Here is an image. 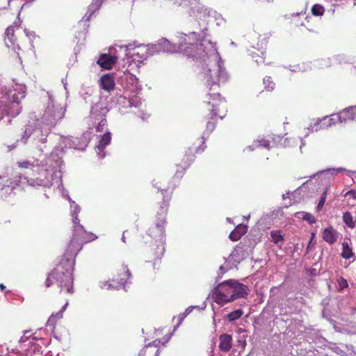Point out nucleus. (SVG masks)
Masks as SVG:
<instances>
[{
    "label": "nucleus",
    "instance_id": "nucleus-35",
    "mask_svg": "<svg viewBox=\"0 0 356 356\" xmlns=\"http://www.w3.org/2000/svg\"><path fill=\"white\" fill-rule=\"evenodd\" d=\"M339 285L341 289L347 288L348 286L347 280L343 277H341L340 280H339Z\"/></svg>",
    "mask_w": 356,
    "mask_h": 356
},
{
    "label": "nucleus",
    "instance_id": "nucleus-29",
    "mask_svg": "<svg viewBox=\"0 0 356 356\" xmlns=\"http://www.w3.org/2000/svg\"><path fill=\"white\" fill-rule=\"evenodd\" d=\"M243 310L241 309H236L235 311L230 312L227 315V318L230 321H234L240 318L241 317V316L243 315Z\"/></svg>",
    "mask_w": 356,
    "mask_h": 356
},
{
    "label": "nucleus",
    "instance_id": "nucleus-12",
    "mask_svg": "<svg viewBox=\"0 0 356 356\" xmlns=\"http://www.w3.org/2000/svg\"><path fill=\"white\" fill-rule=\"evenodd\" d=\"M74 231L76 233V236L79 237L83 245L92 241L97 238V236L94 234L86 232L83 226L81 225L75 226Z\"/></svg>",
    "mask_w": 356,
    "mask_h": 356
},
{
    "label": "nucleus",
    "instance_id": "nucleus-45",
    "mask_svg": "<svg viewBox=\"0 0 356 356\" xmlns=\"http://www.w3.org/2000/svg\"><path fill=\"white\" fill-rule=\"evenodd\" d=\"M6 289V286L3 284H0V289L4 290Z\"/></svg>",
    "mask_w": 356,
    "mask_h": 356
},
{
    "label": "nucleus",
    "instance_id": "nucleus-15",
    "mask_svg": "<svg viewBox=\"0 0 356 356\" xmlns=\"http://www.w3.org/2000/svg\"><path fill=\"white\" fill-rule=\"evenodd\" d=\"M161 341L155 340L145 346L139 353L138 356H159V345Z\"/></svg>",
    "mask_w": 356,
    "mask_h": 356
},
{
    "label": "nucleus",
    "instance_id": "nucleus-41",
    "mask_svg": "<svg viewBox=\"0 0 356 356\" xmlns=\"http://www.w3.org/2000/svg\"><path fill=\"white\" fill-rule=\"evenodd\" d=\"M73 221H74V227L75 226L78 225H80L79 224V219L77 217H75Z\"/></svg>",
    "mask_w": 356,
    "mask_h": 356
},
{
    "label": "nucleus",
    "instance_id": "nucleus-3",
    "mask_svg": "<svg viewBox=\"0 0 356 356\" xmlns=\"http://www.w3.org/2000/svg\"><path fill=\"white\" fill-rule=\"evenodd\" d=\"M172 191L168 192L167 190L161 189V193H158L157 199L162 198V202H159L156 213L155 223L149 229V235L155 239L156 242H165V225L166 224L165 217L170 206V201L172 198Z\"/></svg>",
    "mask_w": 356,
    "mask_h": 356
},
{
    "label": "nucleus",
    "instance_id": "nucleus-44",
    "mask_svg": "<svg viewBox=\"0 0 356 356\" xmlns=\"http://www.w3.org/2000/svg\"><path fill=\"white\" fill-rule=\"evenodd\" d=\"M203 46H204L203 41L201 43L198 44H195L196 47H200V48H202Z\"/></svg>",
    "mask_w": 356,
    "mask_h": 356
},
{
    "label": "nucleus",
    "instance_id": "nucleus-36",
    "mask_svg": "<svg viewBox=\"0 0 356 356\" xmlns=\"http://www.w3.org/2000/svg\"><path fill=\"white\" fill-rule=\"evenodd\" d=\"M345 196H346V197L350 196L353 199H356V191H353V190L349 191L348 192H347L346 193Z\"/></svg>",
    "mask_w": 356,
    "mask_h": 356
},
{
    "label": "nucleus",
    "instance_id": "nucleus-33",
    "mask_svg": "<svg viewBox=\"0 0 356 356\" xmlns=\"http://www.w3.org/2000/svg\"><path fill=\"white\" fill-rule=\"evenodd\" d=\"M318 124L323 123V124H327V126H331L334 123V119L330 118H323V119L318 120Z\"/></svg>",
    "mask_w": 356,
    "mask_h": 356
},
{
    "label": "nucleus",
    "instance_id": "nucleus-13",
    "mask_svg": "<svg viewBox=\"0 0 356 356\" xmlns=\"http://www.w3.org/2000/svg\"><path fill=\"white\" fill-rule=\"evenodd\" d=\"M164 241L152 243L149 254L154 261L160 260L164 254Z\"/></svg>",
    "mask_w": 356,
    "mask_h": 356
},
{
    "label": "nucleus",
    "instance_id": "nucleus-11",
    "mask_svg": "<svg viewBox=\"0 0 356 356\" xmlns=\"http://www.w3.org/2000/svg\"><path fill=\"white\" fill-rule=\"evenodd\" d=\"M118 57L108 54H101L97 61V63L104 70H111L113 65L117 63Z\"/></svg>",
    "mask_w": 356,
    "mask_h": 356
},
{
    "label": "nucleus",
    "instance_id": "nucleus-21",
    "mask_svg": "<svg viewBox=\"0 0 356 356\" xmlns=\"http://www.w3.org/2000/svg\"><path fill=\"white\" fill-rule=\"evenodd\" d=\"M111 134L110 132H106L105 134H104L100 140L99 141V143L96 146V149L99 152H102L105 149V147L111 143Z\"/></svg>",
    "mask_w": 356,
    "mask_h": 356
},
{
    "label": "nucleus",
    "instance_id": "nucleus-24",
    "mask_svg": "<svg viewBox=\"0 0 356 356\" xmlns=\"http://www.w3.org/2000/svg\"><path fill=\"white\" fill-rule=\"evenodd\" d=\"M343 221L348 227L351 229L354 228L355 226V219L348 211L345 212L343 214Z\"/></svg>",
    "mask_w": 356,
    "mask_h": 356
},
{
    "label": "nucleus",
    "instance_id": "nucleus-5",
    "mask_svg": "<svg viewBox=\"0 0 356 356\" xmlns=\"http://www.w3.org/2000/svg\"><path fill=\"white\" fill-rule=\"evenodd\" d=\"M220 72V66L213 61L209 62L202 66V73L209 90H216L219 88Z\"/></svg>",
    "mask_w": 356,
    "mask_h": 356
},
{
    "label": "nucleus",
    "instance_id": "nucleus-7",
    "mask_svg": "<svg viewBox=\"0 0 356 356\" xmlns=\"http://www.w3.org/2000/svg\"><path fill=\"white\" fill-rule=\"evenodd\" d=\"M131 277V272L127 266L124 264L119 266L116 270V273L110 282H104L102 283V289H109L111 288H118L124 286Z\"/></svg>",
    "mask_w": 356,
    "mask_h": 356
},
{
    "label": "nucleus",
    "instance_id": "nucleus-32",
    "mask_svg": "<svg viewBox=\"0 0 356 356\" xmlns=\"http://www.w3.org/2000/svg\"><path fill=\"white\" fill-rule=\"evenodd\" d=\"M25 97V95L23 93H18V94H14L13 95V103L17 104V106L19 105L20 101L22 99H23Z\"/></svg>",
    "mask_w": 356,
    "mask_h": 356
},
{
    "label": "nucleus",
    "instance_id": "nucleus-27",
    "mask_svg": "<svg viewBox=\"0 0 356 356\" xmlns=\"http://www.w3.org/2000/svg\"><path fill=\"white\" fill-rule=\"evenodd\" d=\"M270 237L272 241L275 244L284 241V236L282 235L280 230H272L270 232Z\"/></svg>",
    "mask_w": 356,
    "mask_h": 356
},
{
    "label": "nucleus",
    "instance_id": "nucleus-23",
    "mask_svg": "<svg viewBox=\"0 0 356 356\" xmlns=\"http://www.w3.org/2000/svg\"><path fill=\"white\" fill-rule=\"evenodd\" d=\"M174 3L178 6L186 9L187 12L191 13L193 4H195V0H174Z\"/></svg>",
    "mask_w": 356,
    "mask_h": 356
},
{
    "label": "nucleus",
    "instance_id": "nucleus-17",
    "mask_svg": "<svg viewBox=\"0 0 356 356\" xmlns=\"http://www.w3.org/2000/svg\"><path fill=\"white\" fill-rule=\"evenodd\" d=\"M220 343L219 348L220 350L227 353L230 350L232 346V336L227 334H222L220 336Z\"/></svg>",
    "mask_w": 356,
    "mask_h": 356
},
{
    "label": "nucleus",
    "instance_id": "nucleus-42",
    "mask_svg": "<svg viewBox=\"0 0 356 356\" xmlns=\"http://www.w3.org/2000/svg\"><path fill=\"white\" fill-rule=\"evenodd\" d=\"M21 112V108H17V111L15 113H11L12 116H17Z\"/></svg>",
    "mask_w": 356,
    "mask_h": 356
},
{
    "label": "nucleus",
    "instance_id": "nucleus-22",
    "mask_svg": "<svg viewBox=\"0 0 356 356\" xmlns=\"http://www.w3.org/2000/svg\"><path fill=\"white\" fill-rule=\"evenodd\" d=\"M342 258L345 259H350L352 257L355 258L354 253L353 252L352 248L346 241L342 243V252L341 254Z\"/></svg>",
    "mask_w": 356,
    "mask_h": 356
},
{
    "label": "nucleus",
    "instance_id": "nucleus-19",
    "mask_svg": "<svg viewBox=\"0 0 356 356\" xmlns=\"http://www.w3.org/2000/svg\"><path fill=\"white\" fill-rule=\"evenodd\" d=\"M322 237L327 243L333 244L337 241V232L332 227H327L324 229Z\"/></svg>",
    "mask_w": 356,
    "mask_h": 356
},
{
    "label": "nucleus",
    "instance_id": "nucleus-26",
    "mask_svg": "<svg viewBox=\"0 0 356 356\" xmlns=\"http://www.w3.org/2000/svg\"><path fill=\"white\" fill-rule=\"evenodd\" d=\"M325 8L318 3L314 4L311 8L312 14L316 17L323 16L325 13Z\"/></svg>",
    "mask_w": 356,
    "mask_h": 356
},
{
    "label": "nucleus",
    "instance_id": "nucleus-38",
    "mask_svg": "<svg viewBox=\"0 0 356 356\" xmlns=\"http://www.w3.org/2000/svg\"><path fill=\"white\" fill-rule=\"evenodd\" d=\"M106 122V120L105 119H104V120H102L101 121V122L99 124V125H98V126H97V127H96V131H102V126L105 125Z\"/></svg>",
    "mask_w": 356,
    "mask_h": 356
},
{
    "label": "nucleus",
    "instance_id": "nucleus-43",
    "mask_svg": "<svg viewBox=\"0 0 356 356\" xmlns=\"http://www.w3.org/2000/svg\"><path fill=\"white\" fill-rule=\"evenodd\" d=\"M192 56H194V57H199V58H201V57H204V55H202V53H198L197 54H193Z\"/></svg>",
    "mask_w": 356,
    "mask_h": 356
},
{
    "label": "nucleus",
    "instance_id": "nucleus-8",
    "mask_svg": "<svg viewBox=\"0 0 356 356\" xmlns=\"http://www.w3.org/2000/svg\"><path fill=\"white\" fill-rule=\"evenodd\" d=\"M200 143H202V145H200L199 147L192 146L185 151L184 154L182 156L181 161L179 164V165L182 168L181 172H183L186 168H187L194 161L195 154L202 153L204 150V148L206 147L204 145V142L200 140Z\"/></svg>",
    "mask_w": 356,
    "mask_h": 356
},
{
    "label": "nucleus",
    "instance_id": "nucleus-18",
    "mask_svg": "<svg viewBox=\"0 0 356 356\" xmlns=\"http://www.w3.org/2000/svg\"><path fill=\"white\" fill-rule=\"evenodd\" d=\"M339 120L342 121L354 120L356 119V106L343 110L339 113Z\"/></svg>",
    "mask_w": 356,
    "mask_h": 356
},
{
    "label": "nucleus",
    "instance_id": "nucleus-6",
    "mask_svg": "<svg viewBox=\"0 0 356 356\" xmlns=\"http://www.w3.org/2000/svg\"><path fill=\"white\" fill-rule=\"evenodd\" d=\"M232 280L224 281L219 284L213 291V299L219 305H224L234 300L232 290H231Z\"/></svg>",
    "mask_w": 356,
    "mask_h": 356
},
{
    "label": "nucleus",
    "instance_id": "nucleus-4",
    "mask_svg": "<svg viewBox=\"0 0 356 356\" xmlns=\"http://www.w3.org/2000/svg\"><path fill=\"white\" fill-rule=\"evenodd\" d=\"M28 40V35L19 26H10L6 29L5 42L8 47L21 50L26 46Z\"/></svg>",
    "mask_w": 356,
    "mask_h": 356
},
{
    "label": "nucleus",
    "instance_id": "nucleus-14",
    "mask_svg": "<svg viewBox=\"0 0 356 356\" xmlns=\"http://www.w3.org/2000/svg\"><path fill=\"white\" fill-rule=\"evenodd\" d=\"M234 300L238 298H245L248 294V288L246 285L232 280L231 283Z\"/></svg>",
    "mask_w": 356,
    "mask_h": 356
},
{
    "label": "nucleus",
    "instance_id": "nucleus-20",
    "mask_svg": "<svg viewBox=\"0 0 356 356\" xmlns=\"http://www.w3.org/2000/svg\"><path fill=\"white\" fill-rule=\"evenodd\" d=\"M247 232V227L243 225H238L236 228L229 234V238L232 241L239 240L241 236Z\"/></svg>",
    "mask_w": 356,
    "mask_h": 356
},
{
    "label": "nucleus",
    "instance_id": "nucleus-46",
    "mask_svg": "<svg viewBox=\"0 0 356 356\" xmlns=\"http://www.w3.org/2000/svg\"><path fill=\"white\" fill-rule=\"evenodd\" d=\"M189 312H190L189 308L188 309H186V314H188Z\"/></svg>",
    "mask_w": 356,
    "mask_h": 356
},
{
    "label": "nucleus",
    "instance_id": "nucleus-37",
    "mask_svg": "<svg viewBox=\"0 0 356 356\" xmlns=\"http://www.w3.org/2000/svg\"><path fill=\"white\" fill-rule=\"evenodd\" d=\"M18 165L20 168H28L30 165V163L29 161L20 162L18 163Z\"/></svg>",
    "mask_w": 356,
    "mask_h": 356
},
{
    "label": "nucleus",
    "instance_id": "nucleus-10",
    "mask_svg": "<svg viewBox=\"0 0 356 356\" xmlns=\"http://www.w3.org/2000/svg\"><path fill=\"white\" fill-rule=\"evenodd\" d=\"M270 33H254L251 37L252 48L264 54V50L266 49L269 38Z\"/></svg>",
    "mask_w": 356,
    "mask_h": 356
},
{
    "label": "nucleus",
    "instance_id": "nucleus-16",
    "mask_svg": "<svg viewBox=\"0 0 356 356\" xmlns=\"http://www.w3.org/2000/svg\"><path fill=\"white\" fill-rule=\"evenodd\" d=\"M114 76L111 74H104L99 80V86L102 89L111 92L115 88Z\"/></svg>",
    "mask_w": 356,
    "mask_h": 356
},
{
    "label": "nucleus",
    "instance_id": "nucleus-28",
    "mask_svg": "<svg viewBox=\"0 0 356 356\" xmlns=\"http://www.w3.org/2000/svg\"><path fill=\"white\" fill-rule=\"evenodd\" d=\"M264 88L267 91H272L275 88V83L273 81L270 76H266L263 80Z\"/></svg>",
    "mask_w": 356,
    "mask_h": 356
},
{
    "label": "nucleus",
    "instance_id": "nucleus-30",
    "mask_svg": "<svg viewBox=\"0 0 356 356\" xmlns=\"http://www.w3.org/2000/svg\"><path fill=\"white\" fill-rule=\"evenodd\" d=\"M67 305V303H66L63 307L62 309H60V311H59L58 312L56 313L55 314H52L51 316H50L49 321H54L55 319H60L63 317V311L65 309Z\"/></svg>",
    "mask_w": 356,
    "mask_h": 356
},
{
    "label": "nucleus",
    "instance_id": "nucleus-2",
    "mask_svg": "<svg viewBox=\"0 0 356 356\" xmlns=\"http://www.w3.org/2000/svg\"><path fill=\"white\" fill-rule=\"evenodd\" d=\"M206 130L211 133L217 121L225 117L227 112V102L219 92L209 93V101L205 103Z\"/></svg>",
    "mask_w": 356,
    "mask_h": 356
},
{
    "label": "nucleus",
    "instance_id": "nucleus-40",
    "mask_svg": "<svg viewBox=\"0 0 356 356\" xmlns=\"http://www.w3.org/2000/svg\"><path fill=\"white\" fill-rule=\"evenodd\" d=\"M49 184V181H45L44 180H41V182L40 184H38L39 185H41V186H47L48 184Z\"/></svg>",
    "mask_w": 356,
    "mask_h": 356
},
{
    "label": "nucleus",
    "instance_id": "nucleus-31",
    "mask_svg": "<svg viewBox=\"0 0 356 356\" xmlns=\"http://www.w3.org/2000/svg\"><path fill=\"white\" fill-rule=\"evenodd\" d=\"M327 188H326L325 189V191H323L321 197V199L318 203V205H317V210L318 211H320L321 209H322L324 204H325V199H326V196H327Z\"/></svg>",
    "mask_w": 356,
    "mask_h": 356
},
{
    "label": "nucleus",
    "instance_id": "nucleus-25",
    "mask_svg": "<svg viewBox=\"0 0 356 356\" xmlns=\"http://www.w3.org/2000/svg\"><path fill=\"white\" fill-rule=\"evenodd\" d=\"M250 51L252 58L255 63H257V64L265 63V58L264 56V54H261L260 52L257 51L254 49L250 50Z\"/></svg>",
    "mask_w": 356,
    "mask_h": 356
},
{
    "label": "nucleus",
    "instance_id": "nucleus-39",
    "mask_svg": "<svg viewBox=\"0 0 356 356\" xmlns=\"http://www.w3.org/2000/svg\"><path fill=\"white\" fill-rule=\"evenodd\" d=\"M259 143H260V145H261V146H263V147H264L266 148H269L270 147V143L267 140H260Z\"/></svg>",
    "mask_w": 356,
    "mask_h": 356
},
{
    "label": "nucleus",
    "instance_id": "nucleus-34",
    "mask_svg": "<svg viewBox=\"0 0 356 356\" xmlns=\"http://www.w3.org/2000/svg\"><path fill=\"white\" fill-rule=\"evenodd\" d=\"M302 219L309 222L310 224L316 222L315 217L309 213H305L302 217Z\"/></svg>",
    "mask_w": 356,
    "mask_h": 356
},
{
    "label": "nucleus",
    "instance_id": "nucleus-1",
    "mask_svg": "<svg viewBox=\"0 0 356 356\" xmlns=\"http://www.w3.org/2000/svg\"><path fill=\"white\" fill-rule=\"evenodd\" d=\"M75 264L74 259H62L48 274L44 282L46 288L56 285L60 288V292L64 291L72 294L74 293L73 271Z\"/></svg>",
    "mask_w": 356,
    "mask_h": 356
},
{
    "label": "nucleus",
    "instance_id": "nucleus-9",
    "mask_svg": "<svg viewBox=\"0 0 356 356\" xmlns=\"http://www.w3.org/2000/svg\"><path fill=\"white\" fill-rule=\"evenodd\" d=\"M83 244L79 238L77 236H76V233L74 231L73 232V235L70 241L67 248L65 249V253L61 257L62 259H74L75 257L78 254V252L82 249Z\"/></svg>",
    "mask_w": 356,
    "mask_h": 356
}]
</instances>
